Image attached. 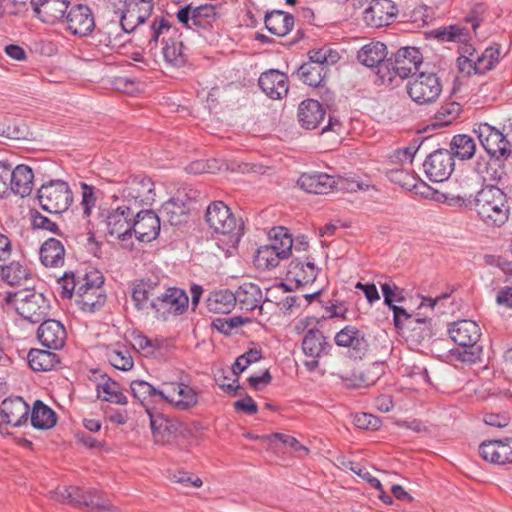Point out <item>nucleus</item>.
Masks as SVG:
<instances>
[{
  "label": "nucleus",
  "mask_w": 512,
  "mask_h": 512,
  "mask_svg": "<svg viewBox=\"0 0 512 512\" xmlns=\"http://www.w3.org/2000/svg\"><path fill=\"white\" fill-rule=\"evenodd\" d=\"M269 237L271 243L269 244L271 247L282 248L286 250L284 252V258H288L291 254V249L293 246L292 236L288 233V229L282 226L274 227L269 232Z\"/></svg>",
  "instance_id": "51"
},
{
  "label": "nucleus",
  "mask_w": 512,
  "mask_h": 512,
  "mask_svg": "<svg viewBox=\"0 0 512 512\" xmlns=\"http://www.w3.org/2000/svg\"><path fill=\"white\" fill-rule=\"evenodd\" d=\"M66 250L63 243L56 238H48L39 249L41 264L47 268H60L65 263Z\"/></svg>",
  "instance_id": "30"
},
{
  "label": "nucleus",
  "mask_w": 512,
  "mask_h": 512,
  "mask_svg": "<svg viewBox=\"0 0 512 512\" xmlns=\"http://www.w3.org/2000/svg\"><path fill=\"white\" fill-rule=\"evenodd\" d=\"M134 216V208L123 204L107 211L105 223L108 234L125 241L131 238V224Z\"/></svg>",
  "instance_id": "15"
},
{
  "label": "nucleus",
  "mask_w": 512,
  "mask_h": 512,
  "mask_svg": "<svg viewBox=\"0 0 512 512\" xmlns=\"http://www.w3.org/2000/svg\"><path fill=\"white\" fill-rule=\"evenodd\" d=\"M176 17L185 28L200 32L210 30L219 14L216 6L212 4L194 7L192 3H189L177 11Z\"/></svg>",
  "instance_id": "11"
},
{
  "label": "nucleus",
  "mask_w": 512,
  "mask_h": 512,
  "mask_svg": "<svg viewBox=\"0 0 512 512\" xmlns=\"http://www.w3.org/2000/svg\"><path fill=\"white\" fill-rule=\"evenodd\" d=\"M466 36V29L456 25L443 27L435 32V37L442 42H462Z\"/></svg>",
  "instance_id": "61"
},
{
  "label": "nucleus",
  "mask_w": 512,
  "mask_h": 512,
  "mask_svg": "<svg viewBox=\"0 0 512 512\" xmlns=\"http://www.w3.org/2000/svg\"><path fill=\"white\" fill-rule=\"evenodd\" d=\"M172 29L171 23L164 17H156L147 30V42L145 47L150 53L157 49L161 35L167 34Z\"/></svg>",
  "instance_id": "47"
},
{
  "label": "nucleus",
  "mask_w": 512,
  "mask_h": 512,
  "mask_svg": "<svg viewBox=\"0 0 512 512\" xmlns=\"http://www.w3.org/2000/svg\"><path fill=\"white\" fill-rule=\"evenodd\" d=\"M388 179L404 189L411 190L416 186L417 178L405 169H390L387 171Z\"/></svg>",
  "instance_id": "57"
},
{
  "label": "nucleus",
  "mask_w": 512,
  "mask_h": 512,
  "mask_svg": "<svg viewBox=\"0 0 512 512\" xmlns=\"http://www.w3.org/2000/svg\"><path fill=\"white\" fill-rule=\"evenodd\" d=\"M85 490L78 486L63 487L55 492L57 500L80 507Z\"/></svg>",
  "instance_id": "60"
},
{
  "label": "nucleus",
  "mask_w": 512,
  "mask_h": 512,
  "mask_svg": "<svg viewBox=\"0 0 512 512\" xmlns=\"http://www.w3.org/2000/svg\"><path fill=\"white\" fill-rule=\"evenodd\" d=\"M37 198L44 211L61 214L72 204L73 193L67 182L55 179L41 185L37 192Z\"/></svg>",
  "instance_id": "5"
},
{
  "label": "nucleus",
  "mask_w": 512,
  "mask_h": 512,
  "mask_svg": "<svg viewBox=\"0 0 512 512\" xmlns=\"http://www.w3.org/2000/svg\"><path fill=\"white\" fill-rule=\"evenodd\" d=\"M318 268L311 261L303 262L299 259H293L287 269L286 280L295 282V288H299L308 283H313L317 277Z\"/></svg>",
  "instance_id": "28"
},
{
  "label": "nucleus",
  "mask_w": 512,
  "mask_h": 512,
  "mask_svg": "<svg viewBox=\"0 0 512 512\" xmlns=\"http://www.w3.org/2000/svg\"><path fill=\"white\" fill-rule=\"evenodd\" d=\"M4 301L8 305H13L17 313L31 323L41 322L50 312L49 300L43 293L30 287L6 292Z\"/></svg>",
  "instance_id": "4"
},
{
  "label": "nucleus",
  "mask_w": 512,
  "mask_h": 512,
  "mask_svg": "<svg viewBox=\"0 0 512 512\" xmlns=\"http://www.w3.org/2000/svg\"><path fill=\"white\" fill-rule=\"evenodd\" d=\"M325 115L326 110L317 100L305 99L298 106V122L304 129H316L324 121Z\"/></svg>",
  "instance_id": "25"
},
{
  "label": "nucleus",
  "mask_w": 512,
  "mask_h": 512,
  "mask_svg": "<svg viewBox=\"0 0 512 512\" xmlns=\"http://www.w3.org/2000/svg\"><path fill=\"white\" fill-rule=\"evenodd\" d=\"M406 90L417 105H430L441 95L442 83L436 73L422 71L407 82Z\"/></svg>",
  "instance_id": "7"
},
{
  "label": "nucleus",
  "mask_w": 512,
  "mask_h": 512,
  "mask_svg": "<svg viewBox=\"0 0 512 512\" xmlns=\"http://www.w3.org/2000/svg\"><path fill=\"white\" fill-rule=\"evenodd\" d=\"M423 167L430 181L443 182L447 180L454 171L455 163L453 155H451L448 149H437L426 157Z\"/></svg>",
  "instance_id": "13"
},
{
  "label": "nucleus",
  "mask_w": 512,
  "mask_h": 512,
  "mask_svg": "<svg viewBox=\"0 0 512 512\" xmlns=\"http://www.w3.org/2000/svg\"><path fill=\"white\" fill-rule=\"evenodd\" d=\"M331 348V344L319 329H308L303 337L302 350L308 357L320 358L323 354H327Z\"/></svg>",
  "instance_id": "33"
},
{
  "label": "nucleus",
  "mask_w": 512,
  "mask_h": 512,
  "mask_svg": "<svg viewBox=\"0 0 512 512\" xmlns=\"http://www.w3.org/2000/svg\"><path fill=\"white\" fill-rule=\"evenodd\" d=\"M423 62L420 50L416 47H402L388 59L386 80L392 82L394 76L403 79L414 76Z\"/></svg>",
  "instance_id": "9"
},
{
  "label": "nucleus",
  "mask_w": 512,
  "mask_h": 512,
  "mask_svg": "<svg viewBox=\"0 0 512 512\" xmlns=\"http://www.w3.org/2000/svg\"><path fill=\"white\" fill-rule=\"evenodd\" d=\"M1 277L10 286H21L32 279V274L25 265L12 261L1 267Z\"/></svg>",
  "instance_id": "40"
},
{
  "label": "nucleus",
  "mask_w": 512,
  "mask_h": 512,
  "mask_svg": "<svg viewBox=\"0 0 512 512\" xmlns=\"http://www.w3.org/2000/svg\"><path fill=\"white\" fill-rule=\"evenodd\" d=\"M258 85L265 95L273 100L282 99L289 90L287 74L277 69H269L261 73Z\"/></svg>",
  "instance_id": "23"
},
{
  "label": "nucleus",
  "mask_w": 512,
  "mask_h": 512,
  "mask_svg": "<svg viewBox=\"0 0 512 512\" xmlns=\"http://www.w3.org/2000/svg\"><path fill=\"white\" fill-rule=\"evenodd\" d=\"M29 413L30 407L22 397L4 399L0 406V432L4 425L20 427L26 424Z\"/></svg>",
  "instance_id": "20"
},
{
  "label": "nucleus",
  "mask_w": 512,
  "mask_h": 512,
  "mask_svg": "<svg viewBox=\"0 0 512 512\" xmlns=\"http://www.w3.org/2000/svg\"><path fill=\"white\" fill-rule=\"evenodd\" d=\"M205 221L215 233L225 237L222 241L229 248L236 249L244 235V222L236 217L223 201H214L209 204L205 213Z\"/></svg>",
  "instance_id": "2"
},
{
  "label": "nucleus",
  "mask_w": 512,
  "mask_h": 512,
  "mask_svg": "<svg viewBox=\"0 0 512 512\" xmlns=\"http://www.w3.org/2000/svg\"><path fill=\"white\" fill-rule=\"evenodd\" d=\"M198 403V394L190 386L179 383L175 407L179 410L185 411L194 407Z\"/></svg>",
  "instance_id": "52"
},
{
  "label": "nucleus",
  "mask_w": 512,
  "mask_h": 512,
  "mask_svg": "<svg viewBox=\"0 0 512 512\" xmlns=\"http://www.w3.org/2000/svg\"><path fill=\"white\" fill-rule=\"evenodd\" d=\"M247 323H251L250 318L234 316L231 318H216L212 321L211 326L224 335H230L235 328Z\"/></svg>",
  "instance_id": "56"
},
{
  "label": "nucleus",
  "mask_w": 512,
  "mask_h": 512,
  "mask_svg": "<svg viewBox=\"0 0 512 512\" xmlns=\"http://www.w3.org/2000/svg\"><path fill=\"white\" fill-rule=\"evenodd\" d=\"M66 30L74 36L84 38L95 30V18L89 6L73 5L65 16Z\"/></svg>",
  "instance_id": "14"
},
{
  "label": "nucleus",
  "mask_w": 512,
  "mask_h": 512,
  "mask_svg": "<svg viewBox=\"0 0 512 512\" xmlns=\"http://www.w3.org/2000/svg\"><path fill=\"white\" fill-rule=\"evenodd\" d=\"M57 423L56 413L42 401L36 400L31 411V425L36 429H50Z\"/></svg>",
  "instance_id": "41"
},
{
  "label": "nucleus",
  "mask_w": 512,
  "mask_h": 512,
  "mask_svg": "<svg viewBox=\"0 0 512 512\" xmlns=\"http://www.w3.org/2000/svg\"><path fill=\"white\" fill-rule=\"evenodd\" d=\"M387 46L379 41H373L364 45L357 54V59L360 63L369 68H377V75L381 78L382 82L386 81L385 74L388 63Z\"/></svg>",
  "instance_id": "19"
},
{
  "label": "nucleus",
  "mask_w": 512,
  "mask_h": 512,
  "mask_svg": "<svg viewBox=\"0 0 512 512\" xmlns=\"http://www.w3.org/2000/svg\"><path fill=\"white\" fill-rule=\"evenodd\" d=\"M85 273L80 272H65L64 275L59 278L58 284L60 285V296L63 299H71L73 295L77 297V290L81 283L84 282Z\"/></svg>",
  "instance_id": "48"
},
{
  "label": "nucleus",
  "mask_w": 512,
  "mask_h": 512,
  "mask_svg": "<svg viewBox=\"0 0 512 512\" xmlns=\"http://www.w3.org/2000/svg\"><path fill=\"white\" fill-rule=\"evenodd\" d=\"M479 219L487 226L501 227L509 219L510 206L506 193L496 185H484L478 190L474 208Z\"/></svg>",
  "instance_id": "1"
},
{
  "label": "nucleus",
  "mask_w": 512,
  "mask_h": 512,
  "mask_svg": "<svg viewBox=\"0 0 512 512\" xmlns=\"http://www.w3.org/2000/svg\"><path fill=\"white\" fill-rule=\"evenodd\" d=\"M234 294L235 305L238 304L241 310L253 311L258 309L259 314H262V291L258 285L254 283H243Z\"/></svg>",
  "instance_id": "29"
},
{
  "label": "nucleus",
  "mask_w": 512,
  "mask_h": 512,
  "mask_svg": "<svg viewBox=\"0 0 512 512\" xmlns=\"http://www.w3.org/2000/svg\"><path fill=\"white\" fill-rule=\"evenodd\" d=\"M469 187V182L464 181V185L461 184L460 190L457 193H445L444 198L446 204L450 207L472 211L474 203L477 201L478 191L474 192Z\"/></svg>",
  "instance_id": "37"
},
{
  "label": "nucleus",
  "mask_w": 512,
  "mask_h": 512,
  "mask_svg": "<svg viewBox=\"0 0 512 512\" xmlns=\"http://www.w3.org/2000/svg\"><path fill=\"white\" fill-rule=\"evenodd\" d=\"M393 312V321L395 328L398 330H402L405 327L414 329L413 324L417 323H425V318H416L409 314L403 307L393 305L389 307Z\"/></svg>",
  "instance_id": "55"
},
{
  "label": "nucleus",
  "mask_w": 512,
  "mask_h": 512,
  "mask_svg": "<svg viewBox=\"0 0 512 512\" xmlns=\"http://www.w3.org/2000/svg\"><path fill=\"white\" fill-rule=\"evenodd\" d=\"M69 7V2L65 0H48L40 8L41 13L37 16L46 24H54L57 21L65 19Z\"/></svg>",
  "instance_id": "44"
},
{
  "label": "nucleus",
  "mask_w": 512,
  "mask_h": 512,
  "mask_svg": "<svg viewBox=\"0 0 512 512\" xmlns=\"http://www.w3.org/2000/svg\"><path fill=\"white\" fill-rule=\"evenodd\" d=\"M282 248L271 247L270 245H264L257 249L255 255V262L258 267L263 269H273L276 268L280 260L285 259L284 252Z\"/></svg>",
  "instance_id": "45"
},
{
  "label": "nucleus",
  "mask_w": 512,
  "mask_h": 512,
  "mask_svg": "<svg viewBox=\"0 0 512 512\" xmlns=\"http://www.w3.org/2000/svg\"><path fill=\"white\" fill-rule=\"evenodd\" d=\"M29 215L33 229L46 230L57 235L62 234L57 223L42 215L38 210L31 209Z\"/></svg>",
  "instance_id": "59"
},
{
  "label": "nucleus",
  "mask_w": 512,
  "mask_h": 512,
  "mask_svg": "<svg viewBox=\"0 0 512 512\" xmlns=\"http://www.w3.org/2000/svg\"><path fill=\"white\" fill-rule=\"evenodd\" d=\"M451 155L459 160H469L474 157L476 152L475 140L466 134H457L453 136L450 142Z\"/></svg>",
  "instance_id": "43"
},
{
  "label": "nucleus",
  "mask_w": 512,
  "mask_h": 512,
  "mask_svg": "<svg viewBox=\"0 0 512 512\" xmlns=\"http://www.w3.org/2000/svg\"><path fill=\"white\" fill-rule=\"evenodd\" d=\"M354 425L363 430H377L381 426L380 418L369 413H357L354 416Z\"/></svg>",
  "instance_id": "63"
},
{
  "label": "nucleus",
  "mask_w": 512,
  "mask_h": 512,
  "mask_svg": "<svg viewBox=\"0 0 512 512\" xmlns=\"http://www.w3.org/2000/svg\"><path fill=\"white\" fill-rule=\"evenodd\" d=\"M162 44V55L168 65L175 68H182L188 63V49L182 41L173 37H169L167 39L163 37Z\"/></svg>",
  "instance_id": "32"
},
{
  "label": "nucleus",
  "mask_w": 512,
  "mask_h": 512,
  "mask_svg": "<svg viewBox=\"0 0 512 512\" xmlns=\"http://www.w3.org/2000/svg\"><path fill=\"white\" fill-rule=\"evenodd\" d=\"M234 306L235 294L228 289L213 291L206 299V307L212 313L227 314Z\"/></svg>",
  "instance_id": "38"
},
{
  "label": "nucleus",
  "mask_w": 512,
  "mask_h": 512,
  "mask_svg": "<svg viewBox=\"0 0 512 512\" xmlns=\"http://www.w3.org/2000/svg\"><path fill=\"white\" fill-rule=\"evenodd\" d=\"M33 179L34 174L29 166L21 164L12 168L9 194L12 192L21 197L30 195L33 188Z\"/></svg>",
  "instance_id": "34"
},
{
  "label": "nucleus",
  "mask_w": 512,
  "mask_h": 512,
  "mask_svg": "<svg viewBox=\"0 0 512 512\" xmlns=\"http://www.w3.org/2000/svg\"><path fill=\"white\" fill-rule=\"evenodd\" d=\"M501 45L494 43L487 47L479 57L476 58V72L478 75H485L493 70L500 61Z\"/></svg>",
  "instance_id": "46"
},
{
  "label": "nucleus",
  "mask_w": 512,
  "mask_h": 512,
  "mask_svg": "<svg viewBox=\"0 0 512 512\" xmlns=\"http://www.w3.org/2000/svg\"><path fill=\"white\" fill-rule=\"evenodd\" d=\"M189 306L187 293L178 287L166 288L164 292L150 301L149 309L153 310L157 319L166 321L170 316L184 314Z\"/></svg>",
  "instance_id": "8"
},
{
  "label": "nucleus",
  "mask_w": 512,
  "mask_h": 512,
  "mask_svg": "<svg viewBox=\"0 0 512 512\" xmlns=\"http://www.w3.org/2000/svg\"><path fill=\"white\" fill-rule=\"evenodd\" d=\"M27 361L29 367L35 372L51 371L56 369L61 363L58 354L36 348L30 349L27 355Z\"/></svg>",
  "instance_id": "35"
},
{
  "label": "nucleus",
  "mask_w": 512,
  "mask_h": 512,
  "mask_svg": "<svg viewBox=\"0 0 512 512\" xmlns=\"http://www.w3.org/2000/svg\"><path fill=\"white\" fill-rule=\"evenodd\" d=\"M107 381L101 386L102 391L108 396L103 397L104 401L111 403L125 405L127 404V397L120 391L119 384L111 378L104 375Z\"/></svg>",
  "instance_id": "58"
},
{
  "label": "nucleus",
  "mask_w": 512,
  "mask_h": 512,
  "mask_svg": "<svg viewBox=\"0 0 512 512\" xmlns=\"http://www.w3.org/2000/svg\"><path fill=\"white\" fill-rule=\"evenodd\" d=\"M160 233V216L152 210L135 212L131 224V235L138 241L149 243L155 240Z\"/></svg>",
  "instance_id": "18"
},
{
  "label": "nucleus",
  "mask_w": 512,
  "mask_h": 512,
  "mask_svg": "<svg viewBox=\"0 0 512 512\" xmlns=\"http://www.w3.org/2000/svg\"><path fill=\"white\" fill-rule=\"evenodd\" d=\"M397 14V6L391 0H372L363 12V19L368 26L379 28L389 25Z\"/></svg>",
  "instance_id": "21"
},
{
  "label": "nucleus",
  "mask_w": 512,
  "mask_h": 512,
  "mask_svg": "<svg viewBox=\"0 0 512 512\" xmlns=\"http://www.w3.org/2000/svg\"><path fill=\"white\" fill-rule=\"evenodd\" d=\"M179 383H163L161 389L156 388V403L167 402L175 406Z\"/></svg>",
  "instance_id": "64"
},
{
  "label": "nucleus",
  "mask_w": 512,
  "mask_h": 512,
  "mask_svg": "<svg viewBox=\"0 0 512 512\" xmlns=\"http://www.w3.org/2000/svg\"><path fill=\"white\" fill-rule=\"evenodd\" d=\"M131 393L147 411L148 403H156V388L144 380H134L130 384Z\"/></svg>",
  "instance_id": "49"
},
{
  "label": "nucleus",
  "mask_w": 512,
  "mask_h": 512,
  "mask_svg": "<svg viewBox=\"0 0 512 512\" xmlns=\"http://www.w3.org/2000/svg\"><path fill=\"white\" fill-rule=\"evenodd\" d=\"M327 72L324 66L306 62L298 68L297 74L305 84L323 89Z\"/></svg>",
  "instance_id": "42"
},
{
  "label": "nucleus",
  "mask_w": 512,
  "mask_h": 512,
  "mask_svg": "<svg viewBox=\"0 0 512 512\" xmlns=\"http://www.w3.org/2000/svg\"><path fill=\"white\" fill-rule=\"evenodd\" d=\"M152 436L156 444L170 443L181 431L182 423L163 413L156 412L154 408L147 407Z\"/></svg>",
  "instance_id": "16"
},
{
  "label": "nucleus",
  "mask_w": 512,
  "mask_h": 512,
  "mask_svg": "<svg viewBox=\"0 0 512 512\" xmlns=\"http://www.w3.org/2000/svg\"><path fill=\"white\" fill-rule=\"evenodd\" d=\"M84 282L78 287L76 304L84 312L98 311L106 302V294L103 289L104 277L95 270L85 273Z\"/></svg>",
  "instance_id": "6"
},
{
  "label": "nucleus",
  "mask_w": 512,
  "mask_h": 512,
  "mask_svg": "<svg viewBox=\"0 0 512 512\" xmlns=\"http://www.w3.org/2000/svg\"><path fill=\"white\" fill-rule=\"evenodd\" d=\"M381 289L384 297V304L388 307H392L394 302H402L404 296L402 295L403 290L400 289L395 283H383Z\"/></svg>",
  "instance_id": "62"
},
{
  "label": "nucleus",
  "mask_w": 512,
  "mask_h": 512,
  "mask_svg": "<svg viewBox=\"0 0 512 512\" xmlns=\"http://www.w3.org/2000/svg\"><path fill=\"white\" fill-rule=\"evenodd\" d=\"M130 336L133 346L142 351L145 356L153 355L161 348V343L158 339L152 340L140 331L134 330Z\"/></svg>",
  "instance_id": "54"
},
{
  "label": "nucleus",
  "mask_w": 512,
  "mask_h": 512,
  "mask_svg": "<svg viewBox=\"0 0 512 512\" xmlns=\"http://www.w3.org/2000/svg\"><path fill=\"white\" fill-rule=\"evenodd\" d=\"M477 137L489 158L507 160L512 154V145L503 131L488 123H480L474 129Z\"/></svg>",
  "instance_id": "10"
},
{
  "label": "nucleus",
  "mask_w": 512,
  "mask_h": 512,
  "mask_svg": "<svg viewBox=\"0 0 512 512\" xmlns=\"http://www.w3.org/2000/svg\"><path fill=\"white\" fill-rule=\"evenodd\" d=\"M505 162L506 160L500 161L494 158H490L489 161L479 158L475 163V170L483 177L484 181L488 180L498 183L507 175Z\"/></svg>",
  "instance_id": "39"
},
{
  "label": "nucleus",
  "mask_w": 512,
  "mask_h": 512,
  "mask_svg": "<svg viewBox=\"0 0 512 512\" xmlns=\"http://www.w3.org/2000/svg\"><path fill=\"white\" fill-rule=\"evenodd\" d=\"M159 288V282L149 278L141 279L134 283L131 291L134 307L138 311L148 310L150 301H153L154 297L162 293L159 291Z\"/></svg>",
  "instance_id": "26"
},
{
  "label": "nucleus",
  "mask_w": 512,
  "mask_h": 512,
  "mask_svg": "<svg viewBox=\"0 0 512 512\" xmlns=\"http://www.w3.org/2000/svg\"><path fill=\"white\" fill-rule=\"evenodd\" d=\"M160 219L172 226H179L186 223L189 217V208L181 200L174 198L165 202L159 209Z\"/></svg>",
  "instance_id": "36"
},
{
  "label": "nucleus",
  "mask_w": 512,
  "mask_h": 512,
  "mask_svg": "<svg viewBox=\"0 0 512 512\" xmlns=\"http://www.w3.org/2000/svg\"><path fill=\"white\" fill-rule=\"evenodd\" d=\"M37 339L44 347L58 350L65 345L67 332L60 321L45 318L38 327Z\"/></svg>",
  "instance_id": "24"
},
{
  "label": "nucleus",
  "mask_w": 512,
  "mask_h": 512,
  "mask_svg": "<svg viewBox=\"0 0 512 512\" xmlns=\"http://www.w3.org/2000/svg\"><path fill=\"white\" fill-rule=\"evenodd\" d=\"M462 111L461 105L457 102L443 104L434 115L433 127H445L455 121Z\"/></svg>",
  "instance_id": "50"
},
{
  "label": "nucleus",
  "mask_w": 512,
  "mask_h": 512,
  "mask_svg": "<svg viewBox=\"0 0 512 512\" xmlns=\"http://www.w3.org/2000/svg\"><path fill=\"white\" fill-rule=\"evenodd\" d=\"M109 363L116 369L128 371L133 368L134 361L130 352L123 349H112L107 352Z\"/></svg>",
  "instance_id": "53"
},
{
  "label": "nucleus",
  "mask_w": 512,
  "mask_h": 512,
  "mask_svg": "<svg viewBox=\"0 0 512 512\" xmlns=\"http://www.w3.org/2000/svg\"><path fill=\"white\" fill-rule=\"evenodd\" d=\"M298 186L312 194H328L337 187L336 179L326 173L302 174L297 180Z\"/></svg>",
  "instance_id": "27"
},
{
  "label": "nucleus",
  "mask_w": 512,
  "mask_h": 512,
  "mask_svg": "<svg viewBox=\"0 0 512 512\" xmlns=\"http://www.w3.org/2000/svg\"><path fill=\"white\" fill-rule=\"evenodd\" d=\"M339 347L349 348V356L353 359H362L369 350L366 334L353 325H346L334 337Z\"/></svg>",
  "instance_id": "17"
},
{
  "label": "nucleus",
  "mask_w": 512,
  "mask_h": 512,
  "mask_svg": "<svg viewBox=\"0 0 512 512\" xmlns=\"http://www.w3.org/2000/svg\"><path fill=\"white\" fill-rule=\"evenodd\" d=\"M124 202L132 207H140L142 205H151L155 201V186L151 178L145 175L130 176L125 181L122 189Z\"/></svg>",
  "instance_id": "12"
},
{
  "label": "nucleus",
  "mask_w": 512,
  "mask_h": 512,
  "mask_svg": "<svg viewBox=\"0 0 512 512\" xmlns=\"http://www.w3.org/2000/svg\"><path fill=\"white\" fill-rule=\"evenodd\" d=\"M264 25L269 33L284 37L294 27V16L282 10L267 11L264 15Z\"/></svg>",
  "instance_id": "31"
},
{
  "label": "nucleus",
  "mask_w": 512,
  "mask_h": 512,
  "mask_svg": "<svg viewBox=\"0 0 512 512\" xmlns=\"http://www.w3.org/2000/svg\"><path fill=\"white\" fill-rule=\"evenodd\" d=\"M479 454L483 460L493 464L512 463V438L483 441L479 445Z\"/></svg>",
  "instance_id": "22"
},
{
  "label": "nucleus",
  "mask_w": 512,
  "mask_h": 512,
  "mask_svg": "<svg viewBox=\"0 0 512 512\" xmlns=\"http://www.w3.org/2000/svg\"><path fill=\"white\" fill-rule=\"evenodd\" d=\"M448 333L458 346L451 350L453 357L466 363H475L480 360L483 351L482 345L479 343L481 330L475 321L462 319L453 322Z\"/></svg>",
  "instance_id": "3"
}]
</instances>
